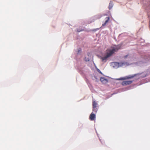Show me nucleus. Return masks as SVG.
I'll list each match as a JSON object with an SVG mask.
<instances>
[{"mask_svg": "<svg viewBox=\"0 0 150 150\" xmlns=\"http://www.w3.org/2000/svg\"><path fill=\"white\" fill-rule=\"evenodd\" d=\"M115 47L113 48L112 50H110L109 52H107L105 53V56L102 57L100 56H98V57L102 60V61L104 62H105L107 61V59L112 55L115 52L116 50H119L121 47V45H115Z\"/></svg>", "mask_w": 150, "mask_h": 150, "instance_id": "obj_1", "label": "nucleus"}, {"mask_svg": "<svg viewBox=\"0 0 150 150\" xmlns=\"http://www.w3.org/2000/svg\"><path fill=\"white\" fill-rule=\"evenodd\" d=\"M144 4L143 7L147 11H149L148 13V16L150 19L149 27L150 29V0H144L143 1Z\"/></svg>", "mask_w": 150, "mask_h": 150, "instance_id": "obj_2", "label": "nucleus"}, {"mask_svg": "<svg viewBox=\"0 0 150 150\" xmlns=\"http://www.w3.org/2000/svg\"><path fill=\"white\" fill-rule=\"evenodd\" d=\"M111 65L114 68H117L127 65V62H113L111 63Z\"/></svg>", "mask_w": 150, "mask_h": 150, "instance_id": "obj_3", "label": "nucleus"}, {"mask_svg": "<svg viewBox=\"0 0 150 150\" xmlns=\"http://www.w3.org/2000/svg\"><path fill=\"white\" fill-rule=\"evenodd\" d=\"M133 82V81H124L122 83V86H126L131 84Z\"/></svg>", "mask_w": 150, "mask_h": 150, "instance_id": "obj_4", "label": "nucleus"}, {"mask_svg": "<svg viewBox=\"0 0 150 150\" xmlns=\"http://www.w3.org/2000/svg\"><path fill=\"white\" fill-rule=\"evenodd\" d=\"M100 81L103 84H106L108 83V80L104 77H101L100 79Z\"/></svg>", "mask_w": 150, "mask_h": 150, "instance_id": "obj_5", "label": "nucleus"}, {"mask_svg": "<svg viewBox=\"0 0 150 150\" xmlns=\"http://www.w3.org/2000/svg\"><path fill=\"white\" fill-rule=\"evenodd\" d=\"M96 117V115L95 114L92 112L90 115L89 116V119L91 120H94Z\"/></svg>", "mask_w": 150, "mask_h": 150, "instance_id": "obj_6", "label": "nucleus"}, {"mask_svg": "<svg viewBox=\"0 0 150 150\" xmlns=\"http://www.w3.org/2000/svg\"><path fill=\"white\" fill-rule=\"evenodd\" d=\"M138 74H134L129 75L128 76H126V78L127 79H131L134 77L135 76H136Z\"/></svg>", "mask_w": 150, "mask_h": 150, "instance_id": "obj_7", "label": "nucleus"}, {"mask_svg": "<svg viewBox=\"0 0 150 150\" xmlns=\"http://www.w3.org/2000/svg\"><path fill=\"white\" fill-rule=\"evenodd\" d=\"M107 14H99L96 16V17L97 19H99L100 18L103 16H105L107 15Z\"/></svg>", "mask_w": 150, "mask_h": 150, "instance_id": "obj_8", "label": "nucleus"}, {"mask_svg": "<svg viewBox=\"0 0 150 150\" xmlns=\"http://www.w3.org/2000/svg\"><path fill=\"white\" fill-rule=\"evenodd\" d=\"M76 52L77 54H80L82 52L81 49L80 48L77 49Z\"/></svg>", "mask_w": 150, "mask_h": 150, "instance_id": "obj_9", "label": "nucleus"}, {"mask_svg": "<svg viewBox=\"0 0 150 150\" xmlns=\"http://www.w3.org/2000/svg\"><path fill=\"white\" fill-rule=\"evenodd\" d=\"M84 29H83L82 28H77L75 30V31H76L77 32H80L82 31H83Z\"/></svg>", "mask_w": 150, "mask_h": 150, "instance_id": "obj_10", "label": "nucleus"}, {"mask_svg": "<svg viewBox=\"0 0 150 150\" xmlns=\"http://www.w3.org/2000/svg\"><path fill=\"white\" fill-rule=\"evenodd\" d=\"M113 6V2L111 1H110V2L109 5V6L108 7L109 9V10L111 9L112 8Z\"/></svg>", "mask_w": 150, "mask_h": 150, "instance_id": "obj_11", "label": "nucleus"}, {"mask_svg": "<svg viewBox=\"0 0 150 150\" xmlns=\"http://www.w3.org/2000/svg\"><path fill=\"white\" fill-rule=\"evenodd\" d=\"M126 79H127L126 78V76L116 79L117 80H123Z\"/></svg>", "mask_w": 150, "mask_h": 150, "instance_id": "obj_12", "label": "nucleus"}, {"mask_svg": "<svg viewBox=\"0 0 150 150\" xmlns=\"http://www.w3.org/2000/svg\"><path fill=\"white\" fill-rule=\"evenodd\" d=\"M97 103L95 101H93V108H96V107Z\"/></svg>", "mask_w": 150, "mask_h": 150, "instance_id": "obj_13", "label": "nucleus"}, {"mask_svg": "<svg viewBox=\"0 0 150 150\" xmlns=\"http://www.w3.org/2000/svg\"><path fill=\"white\" fill-rule=\"evenodd\" d=\"M105 22L107 23L110 20V18L109 17H107L105 18Z\"/></svg>", "mask_w": 150, "mask_h": 150, "instance_id": "obj_14", "label": "nucleus"}, {"mask_svg": "<svg viewBox=\"0 0 150 150\" xmlns=\"http://www.w3.org/2000/svg\"><path fill=\"white\" fill-rule=\"evenodd\" d=\"M94 79H93V78L92 79L93 80H96L95 81L96 82H98L99 81L98 79V78L96 76H94Z\"/></svg>", "mask_w": 150, "mask_h": 150, "instance_id": "obj_15", "label": "nucleus"}, {"mask_svg": "<svg viewBox=\"0 0 150 150\" xmlns=\"http://www.w3.org/2000/svg\"><path fill=\"white\" fill-rule=\"evenodd\" d=\"M93 108V111L96 113L98 111V109L97 108Z\"/></svg>", "mask_w": 150, "mask_h": 150, "instance_id": "obj_16", "label": "nucleus"}, {"mask_svg": "<svg viewBox=\"0 0 150 150\" xmlns=\"http://www.w3.org/2000/svg\"><path fill=\"white\" fill-rule=\"evenodd\" d=\"M78 69L79 70V72L81 74H83V71L81 70L82 69L80 68H78Z\"/></svg>", "mask_w": 150, "mask_h": 150, "instance_id": "obj_17", "label": "nucleus"}, {"mask_svg": "<svg viewBox=\"0 0 150 150\" xmlns=\"http://www.w3.org/2000/svg\"><path fill=\"white\" fill-rule=\"evenodd\" d=\"M100 28H97L96 29H93L91 30V31L93 32H95L96 31L98 30Z\"/></svg>", "mask_w": 150, "mask_h": 150, "instance_id": "obj_18", "label": "nucleus"}, {"mask_svg": "<svg viewBox=\"0 0 150 150\" xmlns=\"http://www.w3.org/2000/svg\"><path fill=\"white\" fill-rule=\"evenodd\" d=\"M84 60L86 62H89L90 60V59L88 58H87L86 57H85Z\"/></svg>", "mask_w": 150, "mask_h": 150, "instance_id": "obj_19", "label": "nucleus"}, {"mask_svg": "<svg viewBox=\"0 0 150 150\" xmlns=\"http://www.w3.org/2000/svg\"><path fill=\"white\" fill-rule=\"evenodd\" d=\"M97 71H98V72H99V73H100L102 75H103V76H104V75L102 73V72L100 70V69H99L97 68Z\"/></svg>", "mask_w": 150, "mask_h": 150, "instance_id": "obj_20", "label": "nucleus"}, {"mask_svg": "<svg viewBox=\"0 0 150 150\" xmlns=\"http://www.w3.org/2000/svg\"><path fill=\"white\" fill-rule=\"evenodd\" d=\"M107 23H106L105 22L103 23L102 24V26H105L106 24Z\"/></svg>", "mask_w": 150, "mask_h": 150, "instance_id": "obj_21", "label": "nucleus"}, {"mask_svg": "<svg viewBox=\"0 0 150 150\" xmlns=\"http://www.w3.org/2000/svg\"><path fill=\"white\" fill-rule=\"evenodd\" d=\"M90 52H87V55L88 56H90Z\"/></svg>", "mask_w": 150, "mask_h": 150, "instance_id": "obj_22", "label": "nucleus"}, {"mask_svg": "<svg viewBox=\"0 0 150 150\" xmlns=\"http://www.w3.org/2000/svg\"><path fill=\"white\" fill-rule=\"evenodd\" d=\"M99 140H100V142L101 143H102V144H103V142H102V141H101V140L100 138H99Z\"/></svg>", "mask_w": 150, "mask_h": 150, "instance_id": "obj_23", "label": "nucleus"}, {"mask_svg": "<svg viewBox=\"0 0 150 150\" xmlns=\"http://www.w3.org/2000/svg\"><path fill=\"white\" fill-rule=\"evenodd\" d=\"M127 56H128V55H125V58H126V57H127Z\"/></svg>", "mask_w": 150, "mask_h": 150, "instance_id": "obj_24", "label": "nucleus"}, {"mask_svg": "<svg viewBox=\"0 0 150 150\" xmlns=\"http://www.w3.org/2000/svg\"><path fill=\"white\" fill-rule=\"evenodd\" d=\"M96 133H97V136H98V137H99L98 134L97 133V132H96Z\"/></svg>", "mask_w": 150, "mask_h": 150, "instance_id": "obj_25", "label": "nucleus"}, {"mask_svg": "<svg viewBox=\"0 0 150 150\" xmlns=\"http://www.w3.org/2000/svg\"><path fill=\"white\" fill-rule=\"evenodd\" d=\"M91 86V84H90V86Z\"/></svg>", "mask_w": 150, "mask_h": 150, "instance_id": "obj_26", "label": "nucleus"}, {"mask_svg": "<svg viewBox=\"0 0 150 150\" xmlns=\"http://www.w3.org/2000/svg\"><path fill=\"white\" fill-rule=\"evenodd\" d=\"M88 86L90 87V85H88Z\"/></svg>", "mask_w": 150, "mask_h": 150, "instance_id": "obj_27", "label": "nucleus"}]
</instances>
